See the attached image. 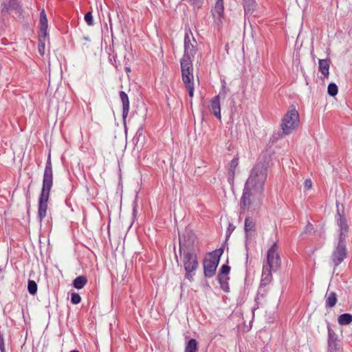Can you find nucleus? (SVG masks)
<instances>
[{
	"instance_id": "nucleus-1",
	"label": "nucleus",
	"mask_w": 352,
	"mask_h": 352,
	"mask_svg": "<svg viewBox=\"0 0 352 352\" xmlns=\"http://www.w3.org/2000/svg\"><path fill=\"white\" fill-rule=\"evenodd\" d=\"M267 178V167L264 163H257L250 170L245 183L241 198V206L248 208L252 200L259 199L263 194Z\"/></svg>"
},
{
	"instance_id": "nucleus-2",
	"label": "nucleus",
	"mask_w": 352,
	"mask_h": 352,
	"mask_svg": "<svg viewBox=\"0 0 352 352\" xmlns=\"http://www.w3.org/2000/svg\"><path fill=\"white\" fill-rule=\"evenodd\" d=\"M52 186L53 170L51 161V154L50 153L45 166L42 188L38 198V218L41 223L47 215V210L48 207L47 203Z\"/></svg>"
},
{
	"instance_id": "nucleus-3",
	"label": "nucleus",
	"mask_w": 352,
	"mask_h": 352,
	"mask_svg": "<svg viewBox=\"0 0 352 352\" xmlns=\"http://www.w3.org/2000/svg\"><path fill=\"white\" fill-rule=\"evenodd\" d=\"M300 124L298 111L294 106H291L281 119L280 127L283 135H288L296 131Z\"/></svg>"
},
{
	"instance_id": "nucleus-4",
	"label": "nucleus",
	"mask_w": 352,
	"mask_h": 352,
	"mask_svg": "<svg viewBox=\"0 0 352 352\" xmlns=\"http://www.w3.org/2000/svg\"><path fill=\"white\" fill-rule=\"evenodd\" d=\"M182 81L192 98L194 94V76L192 60L181 58L180 60Z\"/></svg>"
},
{
	"instance_id": "nucleus-5",
	"label": "nucleus",
	"mask_w": 352,
	"mask_h": 352,
	"mask_svg": "<svg viewBox=\"0 0 352 352\" xmlns=\"http://www.w3.org/2000/svg\"><path fill=\"white\" fill-rule=\"evenodd\" d=\"M223 253V248H219L208 253V257L206 258L203 262L205 277L212 278L214 276L217 267L219 263L220 258Z\"/></svg>"
},
{
	"instance_id": "nucleus-6",
	"label": "nucleus",
	"mask_w": 352,
	"mask_h": 352,
	"mask_svg": "<svg viewBox=\"0 0 352 352\" xmlns=\"http://www.w3.org/2000/svg\"><path fill=\"white\" fill-rule=\"evenodd\" d=\"M182 261L186 272L185 278L192 281L195 271L199 267L197 254L193 252L184 251Z\"/></svg>"
},
{
	"instance_id": "nucleus-7",
	"label": "nucleus",
	"mask_w": 352,
	"mask_h": 352,
	"mask_svg": "<svg viewBox=\"0 0 352 352\" xmlns=\"http://www.w3.org/2000/svg\"><path fill=\"white\" fill-rule=\"evenodd\" d=\"M221 82V89L219 94L211 98L210 100V110L214 116L219 120H221L220 98H225L228 92L225 80H223Z\"/></svg>"
},
{
	"instance_id": "nucleus-8",
	"label": "nucleus",
	"mask_w": 352,
	"mask_h": 352,
	"mask_svg": "<svg viewBox=\"0 0 352 352\" xmlns=\"http://www.w3.org/2000/svg\"><path fill=\"white\" fill-rule=\"evenodd\" d=\"M281 261L278 253V246L274 243L268 250L267 252L266 261L263 263V265L270 267L274 270H278L280 267Z\"/></svg>"
},
{
	"instance_id": "nucleus-9",
	"label": "nucleus",
	"mask_w": 352,
	"mask_h": 352,
	"mask_svg": "<svg viewBox=\"0 0 352 352\" xmlns=\"http://www.w3.org/2000/svg\"><path fill=\"white\" fill-rule=\"evenodd\" d=\"M197 42L191 32L185 34L184 37V54L182 58L192 59L196 52Z\"/></svg>"
},
{
	"instance_id": "nucleus-10",
	"label": "nucleus",
	"mask_w": 352,
	"mask_h": 352,
	"mask_svg": "<svg viewBox=\"0 0 352 352\" xmlns=\"http://www.w3.org/2000/svg\"><path fill=\"white\" fill-rule=\"evenodd\" d=\"M211 14L214 24L220 28L223 23L224 17V3L223 0H216L214 6L211 9Z\"/></svg>"
},
{
	"instance_id": "nucleus-11",
	"label": "nucleus",
	"mask_w": 352,
	"mask_h": 352,
	"mask_svg": "<svg viewBox=\"0 0 352 352\" xmlns=\"http://www.w3.org/2000/svg\"><path fill=\"white\" fill-rule=\"evenodd\" d=\"M346 257V245L344 240H339L338 245L331 255V260L336 267L338 266Z\"/></svg>"
},
{
	"instance_id": "nucleus-12",
	"label": "nucleus",
	"mask_w": 352,
	"mask_h": 352,
	"mask_svg": "<svg viewBox=\"0 0 352 352\" xmlns=\"http://www.w3.org/2000/svg\"><path fill=\"white\" fill-rule=\"evenodd\" d=\"M328 340L327 352H341L340 342L338 339L337 334L332 329L329 323L327 324Z\"/></svg>"
},
{
	"instance_id": "nucleus-13",
	"label": "nucleus",
	"mask_w": 352,
	"mask_h": 352,
	"mask_svg": "<svg viewBox=\"0 0 352 352\" xmlns=\"http://www.w3.org/2000/svg\"><path fill=\"white\" fill-rule=\"evenodd\" d=\"M10 11H14L21 14L23 8L18 0H3L1 3V12L3 15L7 14Z\"/></svg>"
},
{
	"instance_id": "nucleus-14",
	"label": "nucleus",
	"mask_w": 352,
	"mask_h": 352,
	"mask_svg": "<svg viewBox=\"0 0 352 352\" xmlns=\"http://www.w3.org/2000/svg\"><path fill=\"white\" fill-rule=\"evenodd\" d=\"M39 32H38V41L40 43H43V46H44V43L45 41L46 37L48 35L47 30H48V21L47 15L44 10H42L40 12V19H39Z\"/></svg>"
},
{
	"instance_id": "nucleus-15",
	"label": "nucleus",
	"mask_w": 352,
	"mask_h": 352,
	"mask_svg": "<svg viewBox=\"0 0 352 352\" xmlns=\"http://www.w3.org/2000/svg\"><path fill=\"white\" fill-rule=\"evenodd\" d=\"M336 221L337 225L340 228V239L344 240L346 236V234L349 231V226L346 223V218L344 216L341 215L339 210H338L337 215H336Z\"/></svg>"
},
{
	"instance_id": "nucleus-16",
	"label": "nucleus",
	"mask_w": 352,
	"mask_h": 352,
	"mask_svg": "<svg viewBox=\"0 0 352 352\" xmlns=\"http://www.w3.org/2000/svg\"><path fill=\"white\" fill-rule=\"evenodd\" d=\"M119 95L122 103V119L124 122L129 111V100L127 94L124 91H120Z\"/></svg>"
},
{
	"instance_id": "nucleus-17",
	"label": "nucleus",
	"mask_w": 352,
	"mask_h": 352,
	"mask_svg": "<svg viewBox=\"0 0 352 352\" xmlns=\"http://www.w3.org/2000/svg\"><path fill=\"white\" fill-rule=\"evenodd\" d=\"M272 271H276L270 267L263 265V272L261 275V285L263 286H265L269 284L272 280Z\"/></svg>"
},
{
	"instance_id": "nucleus-18",
	"label": "nucleus",
	"mask_w": 352,
	"mask_h": 352,
	"mask_svg": "<svg viewBox=\"0 0 352 352\" xmlns=\"http://www.w3.org/2000/svg\"><path fill=\"white\" fill-rule=\"evenodd\" d=\"M245 17L253 14L257 7L255 0H242Z\"/></svg>"
},
{
	"instance_id": "nucleus-19",
	"label": "nucleus",
	"mask_w": 352,
	"mask_h": 352,
	"mask_svg": "<svg viewBox=\"0 0 352 352\" xmlns=\"http://www.w3.org/2000/svg\"><path fill=\"white\" fill-rule=\"evenodd\" d=\"M337 294L334 292H327L325 296V307L327 308H332L337 303Z\"/></svg>"
},
{
	"instance_id": "nucleus-20",
	"label": "nucleus",
	"mask_w": 352,
	"mask_h": 352,
	"mask_svg": "<svg viewBox=\"0 0 352 352\" xmlns=\"http://www.w3.org/2000/svg\"><path fill=\"white\" fill-rule=\"evenodd\" d=\"M239 164V159L236 157L233 158L229 164L228 168V181L230 183L234 182L235 169Z\"/></svg>"
},
{
	"instance_id": "nucleus-21",
	"label": "nucleus",
	"mask_w": 352,
	"mask_h": 352,
	"mask_svg": "<svg viewBox=\"0 0 352 352\" xmlns=\"http://www.w3.org/2000/svg\"><path fill=\"white\" fill-rule=\"evenodd\" d=\"M319 70L324 75V77H327L329 74V59H319Z\"/></svg>"
},
{
	"instance_id": "nucleus-22",
	"label": "nucleus",
	"mask_w": 352,
	"mask_h": 352,
	"mask_svg": "<svg viewBox=\"0 0 352 352\" xmlns=\"http://www.w3.org/2000/svg\"><path fill=\"white\" fill-rule=\"evenodd\" d=\"M87 278L85 276H79L73 280V286L77 289H81L87 283Z\"/></svg>"
},
{
	"instance_id": "nucleus-23",
	"label": "nucleus",
	"mask_w": 352,
	"mask_h": 352,
	"mask_svg": "<svg viewBox=\"0 0 352 352\" xmlns=\"http://www.w3.org/2000/svg\"><path fill=\"white\" fill-rule=\"evenodd\" d=\"M217 280L220 284L221 289L225 292H228L230 290L228 285L229 278L226 276H223L222 274H218Z\"/></svg>"
},
{
	"instance_id": "nucleus-24",
	"label": "nucleus",
	"mask_w": 352,
	"mask_h": 352,
	"mask_svg": "<svg viewBox=\"0 0 352 352\" xmlns=\"http://www.w3.org/2000/svg\"><path fill=\"white\" fill-rule=\"evenodd\" d=\"M338 323L340 325H347L352 322V315L350 314H342L338 316Z\"/></svg>"
},
{
	"instance_id": "nucleus-25",
	"label": "nucleus",
	"mask_w": 352,
	"mask_h": 352,
	"mask_svg": "<svg viewBox=\"0 0 352 352\" xmlns=\"http://www.w3.org/2000/svg\"><path fill=\"white\" fill-rule=\"evenodd\" d=\"M255 228L254 222L250 219L249 217L245 218V232L246 233V236L249 235V232L251 231H254Z\"/></svg>"
},
{
	"instance_id": "nucleus-26",
	"label": "nucleus",
	"mask_w": 352,
	"mask_h": 352,
	"mask_svg": "<svg viewBox=\"0 0 352 352\" xmlns=\"http://www.w3.org/2000/svg\"><path fill=\"white\" fill-rule=\"evenodd\" d=\"M197 342L196 340L193 338L190 339L185 347V352H197Z\"/></svg>"
},
{
	"instance_id": "nucleus-27",
	"label": "nucleus",
	"mask_w": 352,
	"mask_h": 352,
	"mask_svg": "<svg viewBox=\"0 0 352 352\" xmlns=\"http://www.w3.org/2000/svg\"><path fill=\"white\" fill-rule=\"evenodd\" d=\"M28 292L34 295L37 292V285L34 280H29L28 283Z\"/></svg>"
},
{
	"instance_id": "nucleus-28",
	"label": "nucleus",
	"mask_w": 352,
	"mask_h": 352,
	"mask_svg": "<svg viewBox=\"0 0 352 352\" xmlns=\"http://www.w3.org/2000/svg\"><path fill=\"white\" fill-rule=\"evenodd\" d=\"M338 86L334 82L329 84L327 87V92L331 96H335L338 94Z\"/></svg>"
},
{
	"instance_id": "nucleus-29",
	"label": "nucleus",
	"mask_w": 352,
	"mask_h": 352,
	"mask_svg": "<svg viewBox=\"0 0 352 352\" xmlns=\"http://www.w3.org/2000/svg\"><path fill=\"white\" fill-rule=\"evenodd\" d=\"M85 21L89 26L94 25V19H93L92 13L91 12H87L85 14Z\"/></svg>"
},
{
	"instance_id": "nucleus-30",
	"label": "nucleus",
	"mask_w": 352,
	"mask_h": 352,
	"mask_svg": "<svg viewBox=\"0 0 352 352\" xmlns=\"http://www.w3.org/2000/svg\"><path fill=\"white\" fill-rule=\"evenodd\" d=\"M81 301L80 296L76 292H74L71 294V302L74 305H77L80 303Z\"/></svg>"
},
{
	"instance_id": "nucleus-31",
	"label": "nucleus",
	"mask_w": 352,
	"mask_h": 352,
	"mask_svg": "<svg viewBox=\"0 0 352 352\" xmlns=\"http://www.w3.org/2000/svg\"><path fill=\"white\" fill-rule=\"evenodd\" d=\"M230 271V267L228 265H223L221 267L220 272L219 274H222L223 276H226L229 274Z\"/></svg>"
},
{
	"instance_id": "nucleus-32",
	"label": "nucleus",
	"mask_w": 352,
	"mask_h": 352,
	"mask_svg": "<svg viewBox=\"0 0 352 352\" xmlns=\"http://www.w3.org/2000/svg\"><path fill=\"white\" fill-rule=\"evenodd\" d=\"M5 348L3 334L0 331V351H3Z\"/></svg>"
},
{
	"instance_id": "nucleus-33",
	"label": "nucleus",
	"mask_w": 352,
	"mask_h": 352,
	"mask_svg": "<svg viewBox=\"0 0 352 352\" xmlns=\"http://www.w3.org/2000/svg\"><path fill=\"white\" fill-rule=\"evenodd\" d=\"M305 188L309 190L312 187V182L310 179H307L304 182Z\"/></svg>"
},
{
	"instance_id": "nucleus-34",
	"label": "nucleus",
	"mask_w": 352,
	"mask_h": 352,
	"mask_svg": "<svg viewBox=\"0 0 352 352\" xmlns=\"http://www.w3.org/2000/svg\"><path fill=\"white\" fill-rule=\"evenodd\" d=\"M235 229V226L232 224V223H229V226L227 228V231H226V234L227 236H230L231 234V233L234 231V230Z\"/></svg>"
},
{
	"instance_id": "nucleus-35",
	"label": "nucleus",
	"mask_w": 352,
	"mask_h": 352,
	"mask_svg": "<svg viewBox=\"0 0 352 352\" xmlns=\"http://www.w3.org/2000/svg\"><path fill=\"white\" fill-rule=\"evenodd\" d=\"M313 225L311 223H308L305 227L306 232H311L313 230Z\"/></svg>"
},
{
	"instance_id": "nucleus-36",
	"label": "nucleus",
	"mask_w": 352,
	"mask_h": 352,
	"mask_svg": "<svg viewBox=\"0 0 352 352\" xmlns=\"http://www.w3.org/2000/svg\"><path fill=\"white\" fill-rule=\"evenodd\" d=\"M125 70H126L127 72H131V69H130V67H125Z\"/></svg>"
},
{
	"instance_id": "nucleus-37",
	"label": "nucleus",
	"mask_w": 352,
	"mask_h": 352,
	"mask_svg": "<svg viewBox=\"0 0 352 352\" xmlns=\"http://www.w3.org/2000/svg\"><path fill=\"white\" fill-rule=\"evenodd\" d=\"M84 39L87 41H89V38L88 36H84Z\"/></svg>"
},
{
	"instance_id": "nucleus-38",
	"label": "nucleus",
	"mask_w": 352,
	"mask_h": 352,
	"mask_svg": "<svg viewBox=\"0 0 352 352\" xmlns=\"http://www.w3.org/2000/svg\"><path fill=\"white\" fill-rule=\"evenodd\" d=\"M70 352H79V351H77V350H73V351H70Z\"/></svg>"
},
{
	"instance_id": "nucleus-39",
	"label": "nucleus",
	"mask_w": 352,
	"mask_h": 352,
	"mask_svg": "<svg viewBox=\"0 0 352 352\" xmlns=\"http://www.w3.org/2000/svg\"><path fill=\"white\" fill-rule=\"evenodd\" d=\"M1 352H6V348L3 349V351H1Z\"/></svg>"
},
{
	"instance_id": "nucleus-40",
	"label": "nucleus",
	"mask_w": 352,
	"mask_h": 352,
	"mask_svg": "<svg viewBox=\"0 0 352 352\" xmlns=\"http://www.w3.org/2000/svg\"><path fill=\"white\" fill-rule=\"evenodd\" d=\"M41 51H43V49L39 48V52H41Z\"/></svg>"
},
{
	"instance_id": "nucleus-41",
	"label": "nucleus",
	"mask_w": 352,
	"mask_h": 352,
	"mask_svg": "<svg viewBox=\"0 0 352 352\" xmlns=\"http://www.w3.org/2000/svg\"><path fill=\"white\" fill-rule=\"evenodd\" d=\"M41 51H43V49L39 48V52H41Z\"/></svg>"
}]
</instances>
